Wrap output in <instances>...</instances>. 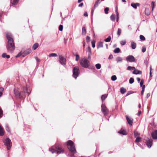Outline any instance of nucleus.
I'll return each instance as SVG.
<instances>
[{
    "label": "nucleus",
    "mask_w": 157,
    "mask_h": 157,
    "mask_svg": "<svg viewBox=\"0 0 157 157\" xmlns=\"http://www.w3.org/2000/svg\"><path fill=\"white\" fill-rule=\"evenodd\" d=\"M131 46L132 48L133 49H134L136 47V45L135 42L132 41L131 43Z\"/></svg>",
    "instance_id": "20"
},
{
    "label": "nucleus",
    "mask_w": 157,
    "mask_h": 157,
    "mask_svg": "<svg viewBox=\"0 0 157 157\" xmlns=\"http://www.w3.org/2000/svg\"><path fill=\"white\" fill-rule=\"evenodd\" d=\"M117 77L116 75H114L111 77V80L113 81H115L117 79Z\"/></svg>",
    "instance_id": "43"
},
{
    "label": "nucleus",
    "mask_w": 157,
    "mask_h": 157,
    "mask_svg": "<svg viewBox=\"0 0 157 157\" xmlns=\"http://www.w3.org/2000/svg\"><path fill=\"white\" fill-rule=\"evenodd\" d=\"M126 43V41L125 40H122L120 41V44L122 45H124Z\"/></svg>",
    "instance_id": "47"
},
{
    "label": "nucleus",
    "mask_w": 157,
    "mask_h": 157,
    "mask_svg": "<svg viewBox=\"0 0 157 157\" xmlns=\"http://www.w3.org/2000/svg\"><path fill=\"white\" fill-rule=\"evenodd\" d=\"M6 53H4L2 54V57L3 58H6Z\"/></svg>",
    "instance_id": "58"
},
{
    "label": "nucleus",
    "mask_w": 157,
    "mask_h": 157,
    "mask_svg": "<svg viewBox=\"0 0 157 157\" xmlns=\"http://www.w3.org/2000/svg\"><path fill=\"white\" fill-rule=\"evenodd\" d=\"M5 127H6V131L9 133H10V129L9 126L7 124H6V125Z\"/></svg>",
    "instance_id": "30"
},
{
    "label": "nucleus",
    "mask_w": 157,
    "mask_h": 157,
    "mask_svg": "<svg viewBox=\"0 0 157 157\" xmlns=\"http://www.w3.org/2000/svg\"><path fill=\"white\" fill-rule=\"evenodd\" d=\"M84 16L85 17H87L88 16V14L86 12H85L84 14Z\"/></svg>",
    "instance_id": "64"
},
{
    "label": "nucleus",
    "mask_w": 157,
    "mask_h": 157,
    "mask_svg": "<svg viewBox=\"0 0 157 157\" xmlns=\"http://www.w3.org/2000/svg\"><path fill=\"white\" fill-rule=\"evenodd\" d=\"M108 94L102 95L101 97V100L102 101L105 100L107 97Z\"/></svg>",
    "instance_id": "28"
},
{
    "label": "nucleus",
    "mask_w": 157,
    "mask_h": 157,
    "mask_svg": "<svg viewBox=\"0 0 157 157\" xmlns=\"http://www.w3.org/2000/svg\"><path fill=\"white\" fill-rule=\"evenodd\" d=\"M140 40L142 41H144L145 40V37L142 35H140Z\"/></svg>",
    "instance_id": "44"
},
{
    "label": "nucleus",
    "mask_w": 157,
    "mask_h": 157,
    "mask_svg": "<svg viewBox=\"0 0 157 157\" xmlns=\"http://www.w3.org/2000/svg\"><path fill=\"white\" fill-rule=\"evenodd\" d=\"M120 49L118 48H116L113 51V52L115 53H118L120 52Z\"/></svg>",
    "instance_id": "34"
},
{
    "label": "nucleus",
    "mask_w": 157,
    "mask_h": 157,
    "mask_svg": "<svg viewBox=\"0 0 157 157\" xmlns=\"http://www.w3.org/2000/svg\"><path fill=\"white\" fill-rule=\"evenodd\" d=\"M132 73L133 74H135V75H138V74L140 75V74H142V72L138 70H136V69H135L132 72Z\"/></svg>",
    "instance_id": "17"
},
{
    "label": "nucleus",
    "mask_w": 157,
    "mask_h": 157,
    "mask_svg": "<svg viewBox=\"0 0 157 157\" xmlns=\"http://www.w3.org/2000/svg\"><path fill=\"white\" fill-rule=\"evenodd\" d=\"M95 67L97 69H99L101 67V65L99 63H98L95 65Z\"/></svg>",
    "instance_id": "42"
},
{
    "label": "nucleus",
    "mask_w": 157,
    "mask_h": 157,
    "mask_svg": "<svg viewBox=\"0 0 157 157\" xmlns=\"http://www.w3.org/2000/svg\"><path fill=\"white\" fill-rule=\"evenodd\" d=\"M134 135L135 138H137L140 137V134L136 131L134 132Z\"/></svg>",
    "instance_id": "23"
},
{
    "label": "nucleus",
    "mask_w": 157,
    "mask_h": 157,
    "mask_svg": "<svg viewBox=\"0 0 157 157\" xmlns=\"http://www.w3.org/2000/svg\"><path fill=\"white\" fill-rule=\"evenodd\" d=\"M63 25H60L59 26V30L60 31H62V30L63 29Z\"/></svg>",
    "instance_id": "51"
},
{
    "label": "nucleus",
    "mask_w": 157,
    "mask_h": 157,
    "mask_svg": "<svg viewBox=\"0 0 157 157\" xmlns=\"http://www.w3.org/2000/svg\"><path fill=\"white\" fill-rule=\"evenodd\" d=\"M86 41L87 42H89L90 41V38L89 36H87L86 37Z\"/></svg>",
    "instance_id": "52"
},
{
    "label": "nucleus",
    "mask_w": 157,
    "mask_h": 157,
    "mask_svg": "<svg viewBox=\"0 0 157 157\" xmlns=\"http://www.w3.org/2000/svg\"><path fill=\"white\" fill-rule=\"evenodd\" d=\"M80 57L78 55L76 54V59L75 60L76 61H78V60L79 59Z\"/></svg>",
    "instance_id": "53"
},
{
    "label": "nucleus",
    "mask_w": 157,
    "mask_h": 157,
    "mask_svg": "<svg viewBox=\"0 0 157 157\" xmlns=\"http://www.w3.org/2000/svg\"><path fill=\"white\" fill-rule=\"evenodd\" d=\"M103 42H99L98 43V44L97 46V48H99L103 47Z\"/></svg>",
    "instance_id": "29"
},
{
    "label": "nucleus",
    "mask_w": 157,
    "mask_h": 157,
    "mask_svg": "<svg viewBox=\"0 0 157 157\" xmlns=\"http://www.w3.org/2000/svg\"><path fill=\"white\" fill-rule=\"evenodd\" d=\"M92 46V47L94 48L95 47V41L93 40L91 42Z\"/></svg>",
    "instance_id": "50"
},
{
    "label": "nucleus",
    "mask_w": 157,
    "mask_h": 157,
    "mask_svg": "<svg viewBox=\"0 0 157 157\" xmlns=\"http://www.w3.org/2000/svg\"><path fill=\"white\" fill-rule=\"evenodd\" d=\"M126 119L127 122L129 125L130 126H132L133 119L131 117H128V116H127L126 117Z\"/></svg>",
    "instance_id": "11"
},
{
    "label": "nucleus",
    "mask_w": 157,
    "mask_h": 157,
    "mask_svg": "<svg viewBox=\"0 0 157 157\" xmlns=\"http://www.w3.org/2000/svg\"><path fill=\"white\" fill-rule=\"evenodd\" d=\"M35 59L37 62H39L40 61V59L37 57H35Z\"/></svg>",
    "instance_id": "60"
},
{
    "label": "nucleus",
    "mask_w": 157,
    "mask_h": 157,
    "mask_svg": "<svg viewBox=\"0 0 157 157\" xmlns=\"http://www.w3.org/2000/svg\"><path fill=\"white\" fill-rule=\"evenodd\" d=\"M126 91V90L124 87H121L120 89V92L121 94H124Z\"/></svg>",
    "instance_id": "25"
},
{
    "label": "nucleus",
    "mask_w": 157,
    "mask_h": 157,
    "mask_svg": "<svg viewBox=\"0 0 157 157\" xmlns=\"http://www.w3.org/2000/svg\"><path fill=\"white\" fill-rule=\"evenodd\" d=\"M132 92L131 91H129L128 92V93H127L126 96H128L129 95L132 94Z\"/></svg>",
    "instance_id": "57"
},
{
    "label": "nucleus",
    "mask_w": 157,
    "mask_h": 157,
    "mask_svg": "<svg viewBox=\"0 0 157 157\" xmlns=\"http://www.w3.org/2000/svg\"><path fill=\"white\" fill-rule=\"evenodd\" d=\"M111 37L110 36H109L106 39H105L104 40L105 42H110L111 40Z\"/></svg>",
    "instance_id": "35"
},
{
    "label": "nucleus",
    "mask_w": 157,
    "mask_h": 157,
    "mask_svg": "<svg viewBox=\"0 0 157 157\" xmlns=\"http://www.w3.org/2000/svg\"><path fill=\"white\" fill-rule=\"evenodd\" d=\"M135 67H134L128 66L127 68V70L128 71L135 70Z\"/></svg>",
    "instance_id": "27"
},
{
    "label": "nucleus",
    "mask_w": 157,
    "mask_h": 157,
    "mask_svg": "<svg viewBox=\"0 0 157 157\" xmlns=\"http://www.w3.org/2000/svg\"><path fill=\"white\" fill-rule=\"evenodd\" d=\"M109 8L108 7L105 8L104 9L105 13L106 14H107L108 13V11Z\"/></svg>",
    "instance_id": "46"
},
{
    "label": "nucleus",
    "mask_w": 157,
    "mask_h": 157,
    "mask_svg": "<svg viewBox=\"0 0 157 157\" xmlns=\"http://www.w3.org/2000/svg\"><path fill=\"white\" fill-rule=\"evenodd\" d=\"M72 72L73 77L75 79H76L79 76L80 73V70L79 67L77 66L73 68Z\"/></svg>",
    "instance_id": "5"
},
{
    "label": "nucleus",
    "mask_w": 157,
    "mask_h": 157,
    "mask_svg": "<svg viewBox=\"0 0 157 157\" xmlns=\"http://www.w3.org/2000/svg\"><path fill=\"white\" fill-rule=\"evenodd\" d=\"M113 56L112 55H110L109 57V59H110L113 58Z\"/></svg>",
    "instance_id": "59"
},
{
    "label": "nucleus",
    "mask_w": 157,
    "mask_h": 157,
    "mask_svg": "<svg viewBox=\"0 0 157 157\" xmlns=\"http://www.w3.org/2000/svg\"><path fill=\"white\" fill-rule=\"evenodd\" d=\"M87 51L88 52V59L89 60L91 59V55L92 54L91 49L90 46H89L88 48Z\"/></svg>",
    "instance_id": "15"
},
{
    "label": "nucleus",
    "mask_w": 157,
    "mask_h": 157,
    "mask_svg": "<svg viewBox=\"0 0 157 157\" xmlns=\"http://www.w3.org/2000/svg\"><path fill=\"white\" fill-rule=\"evenodd\" d=\"M151 137L153 139H157V130H155L151 134Z\"/></svg>",
    "instance_id": "14"
},
{
    "label": "nucleus",
    "mask_w": 157,
    "mask_h": 157,
    "mask_svg": "<svg viewBox=\"0 0 157 157\" xmlns=\"http://www.w3.org/2000/svg\"><path fill=\"white\" fill-rule=\"evenodd\" d=\"M23 90L21 92L15 91L14 93L16 96L17 98H23L25 97L27 94L29 95L31 92V88L30 87H24L23 89Z\"/></svg>",
    "instance_id": "2"
},
{
    "label": "nucleus",
    "mask_w": 157,
    "mask_h": 157,
    "mask_svg": "<svg viewBox=\"0 0 157 157\" xmlns=\"http://www.w3.org/2000/svg\"><path fill=\"white\" fill-rule=\"evenodd\" d=\"M4 90L3 88L2 87L0 88V97L1 96L2 94V92Z\"/></svg>",
    "instance_id": "48"
},
{
    "label": "nucleus",
    "mask_w": 157,
    "mask_h": 157,
    "mask_svg": "<svg viewBox=\"0 0 157 157\" xmlns=\"http://www.w3.org/2000/svg\"><path fill=\"white\" fill-rule=\"evenodd\" d=\"M101 111L104 115H106L108 114L109 112L105 104H102L101 105Z\"/></svg>",
    "instance_id": "8"
},
{
    "label": "nucleus",
    "mask_w": 157,
    "mask_h": 157,
    "mask_svg": "<svg viewBox=\"0 0 157 157\" xmlns=\"http://www.w3.org/2000/svg\"><path fill=\"white\" fill-rule=\"evenodd\" d=\"M59 62L62 65H64L66 64V59L65 58L62 56H59Z\"/></svg>",
    "instance_id": "10"
},
{
    "label": "nucleus",
    "mask_w": 157,
    "mask_h": 157,
    "mask_svg": "<svg viewBox=\"0 0 157 157\" xmlns=\"http://www.w3.org/2000/svg\"><path fill=\"white\" fill-rule=\"evenodd\" d=\"M148 63V59H146L144 61V63L145 65L147 66V65Z\"/></svg>",
    "instance_id": "55"
},
{
    "label": "nucleus",
    "mask_w": 157,
    "mask_h": 157,
    "mask_svg": "<svg viewBox=\"0 0 157 157\" xmlns=\"http://www.w3.org/2000/svg\"><path fill=\"white\" fill-rule=\"evenodd\" d=\"M111 20L113 21H114L115 19V16L114 14H112L110 17Z\"/></svg>",
    "instance_id": "31"
},
{
    "label": "nucleus",
    "mask_w": 157,
    "mask_h": 157,
    "mask_svg": "<svg viewBox=\"0 0 157 157\" xmlns=\"http://www.w3.org/2000/svg\"><path fill=\"white\" fill-rule=\"evenodd\" d=\"M6 37L8 40L6 48L9 52L12 53L15 48L12 36L11 33L9 32H6Z\"/></svg>",
    "instance_id": "1"
},
{
    "label": "nucleus",
    "mask_w": 157,
    "mask_h": 157,
    "mask_svg": "<svg viewBox=\"0 0 157 157\" xmlns=\"http://www.w3.org/2000/svg\"><path fill=\"white\" fill-rule=\"evenodd\" d=\"M144 82V80L143 79L141 80V81L140 82V86L141 87H142L144 85H143Z\"/></svg>",
    "instance_id": "49"
},
{
    "label": "nucleus",
    "mask_w": 157,
    "mask_h": 157,
    "mask_svg": "<svg viewBox=\"0 0 157 157\" xmlns=\"http://www.w3.org/2000/svg\"><path fill=\"white\" fill-rule=\"evenodd\" d=\"M5 145L6 146L7 149L8 150L10 149L12 146V142L9 138H7L4 141H3Z\"/></svg>",
    "instance_id": "7"
},
{
    "label": "nucleus",
    "mask_w": 157,
    "mask_h": 157,
    "mask_svg": "<svg viewBox=\"0 0 157 157\" xmlns=\"http://www.w3.org/2000/svg\"><path fill=\"white\" fill-rule=\"evenodd\" d=\"M23 54V51H21L17 55L16 57L17 58L21 56H22V57Z\"/></svg>",
    "instance_id": "37"
},
{
    "label": "nucleus",
    "mask_w": 157,
    "mask_h": 157,
    "mask_svg": "<svg viewBox=\"0 0 157 157\" xmlns=\"http://www.w3.org/2000/svg\"><path fill=\"white\" fill-rule=\"evenodd\" d=\"M152 140L151 139H148L146 140V144L148 147L150 148L152 144Z\"/></svg>",
    "instance_id": "12"
},
{
    "label": "nucleus",
    "mask_w": 157,
    "mask_h": 157,
    "mask_svg": "<svg viewBox=\"0 0 157 157\" xmlns=\"http://www.w3.org/2000/svg\"><path fill=\"white\" fill-rule=\"evenodd\" d=\"M80 63L82 67L84 68H87L90 66V62L86 59H83L80 60Z\"/></svg>",
    "instance_id": "6"
},
{
    "label": "nucleus",
    "mask_w": 157,
    "mask_h": 157,
    "mask_svg": "<svg viewBox=\"0 0 157 157\" xmlns=\"http://www.w3.org/2000/svg\"><path fill=\"white\" fill-rule=\"evenodd\" d=\"M134 82V79L133 78H131L129 80V82L130 84H132Z\"/></svg>",
    "instance_id": "45"
},
{
    "label": "nucleus",
    "mask_w": 157,
    "mask_h": 157,
    "mask_svg": "<svg viewBox=\"0 0 157 157\" xmlns=\"http://www.w3.org/2000/svg\"><path fill=\"white\" fill-rule=\"evenodd\" d=\"M19 0H10V3L13 5H16L18 3Z\"/></svg>",
    "instance_id": "21"
},
{
    "label": "nucleus",
    "mask_w": 157,
    "mask_h": 157,
    "mask_svg": "<svg viewBox=\"0 0 157 157\" xmlns=\"http://www.w3.org/2000/svg\"><path fill=\"white\" fill-rule=\"evenodd\" d=\"M56 149L53 148H49V151L52 153H56L57 154L63 153L64 152V149L61 146L56 145L55 147Z\"/></svg>",
    "instance_id": "4"
},
{
    "label": "nucleus",
    "mask_w": 157,
    "mask_h": 157,
    "mask_svg": "<svg viewBox=\"0 0 157 157\" xmlns=\"http://www.w3.org/2000/svg\"><path fill=\"white\" fill-rule=\"evenodd\" d=\"M3 112L2 109L0 108V118H1L2 116Z\"/></svg>",
    "instance_id": "54"
},
{
    "label": "nucleus",
    "mask_w": 157,
    "mask_h": 157,
    "mask_svg": "<svg viewBox=\"0 0 157 157\" xmlns=\"http://www.w3.org/2000/svg\"><path fill=\"white\" fill-rule=\"evenodd\" d=\"M116 17H119V13H118V12H117V13H116Z\"/></svg>",
    "instance_id": "63"
},
{
    "label": "nucleus",
    "mask_w": 157,
    "mask_h": 157,
    "mask_svg": "<svg viewBox=\"0 0 157 157\" xmlns=\"http://www.w3.org/2000/svg\"><path fill=\"white\" fill-rule=\"evenodd\" d=\"M145 85H144L142 88V91L141 92V94L143 95L145 90Z\"/></svg>",
    "instance_id": "41"
},
{
    "label": "nucleus",
    "mask_w": 157,
    "mask_h": 157,
    "mask_svg": "<svg viewBox=\"0 0 157 157\" xmlns=\"http://www.w3.org/2000/svg\"><path fill=\"white\" fill-rule=\"evenodd\" d=\"M146 50V48L145 47H142V52L143 53Z\"/></svg>",
    "instance_id": "56"
},
{
    "label": "nucleus",
    "mask_w": 157,
    "mask_h": 157,
    "mask_svg": "<svg viewBox=\"0 0 157 157\" xmlns=\"http://www.w3.org/2000/svg\"><path fill=\"white\" fill-rule=\"evenodd\" d=\"M39 44L38 43H36L34 44L33 46V48L34 50H35L38 47Z\"/></svg>",
    "instance_id": "24"
},
{
    "label": "nucleus",
    "mask_w": 157,
    "mask_h": 157,
    "mask_svg": "<svg viewBox=\"0 0 157 157\" xmlns=\"http://www.w3.org/2000/svg\"><path fill=\"white\" fill-rule=\"evenodd\" d=\"M4 135L3 129L0 125V136H2Z\"/></svg>",
    "instance_id": "22"
},
{
    "label": "nucleus",
    "mask_w": 157,
    "mask_h": 157,
    "mask_svg": "<svg viewBox=\"0 0 157 157\" xmlns=\"http://www.w3.org/2000/svg\"><path fill=\"white\" fill-rule=\"evenodd\" d=\"M145 14L147 16H148L150 14V12L148 9L146 8L145 11Z\"/></svg>",
    "instance_id": "33"
},
{
    "label": "nucleus",
    "mask_w": 157,
    "mask_h": 157,
    "mask_svg": "<svg viewBox=\"0 0 157 157\" xmlns=\"http://www.w3.org/2000/svg\"><path fill=\"white\" fill-rule=\"evenodd\" d=\"M126 60L127 61L132 63L135 62V59L133 56L129 55L126 58Z\"/></svg>",
    "instance_id": "9"
},
{
    "label": "nucleus",
    "mask_w": 157,
    "mask_h": 157,
    "mask_svg": "<svg viewBox=\"0 0 157 157\" xmlns=\"http://www.w3.org/2000/svg\"><path fill=\"white\" fill-rule=\"evenodd\" d=\"M116 61L117 63L121 62L122 61V59L120 57H117L116 59Z\"/></svg>",
    "instance_id": "32"
},
{
    "label": "nucleus",
    "mask_w": 157,
    "mask_h": 157,
    "mask_svg": "<svg viewBox=\"0 0 157 157\" xmlns=\"http://www.w3.org/2000/svg\"><path fill=\"white\" fill-rule=\"evenodd\" d=\"M136 138V139L135 141L136 143H139V142H141V138L140 137H137Z\"/></svg>",
    "instance_id": "36"
},
{
    "label": "nucleus",
    "mask_w": 157,
    "mask_h": 157,
    "mask_svg": "<svg viewBox=\"0 0 157 157\" xmlns=\"http://www.w3.org/2000/svg\"><path fill=\"white\" fill-rule=\"evenodd\" d=\"M151 5L152 6V10L151 11L152 12L154 8L155 7V3L154 2H151Z\"/></svg>",
    "instance_id": "39"
},
{
    "label": "nucleus",
    "mask_w": 157,
    "mask_h": 157,
    "mask_svg": "<svg viewBox=\"0 0 157 157\" xmlns=\"http://www.w3.org/2000/svg\"><path fill=\"white\" fill-rule=\"evenodd\" d=\"M131 6L134 8L136 9L137 7L139 6V3H132L131 4Z\"/></svg>",
    "instance_id": "19"
},
{
    "label": "nucleus",
    "mask_w": 157,
    "mask_h": 157,
    "mask_svg": "<svg viewBox=\"0 0 157 157\" xmlns=\"http://www.w3.org/2000/svg\"><path fill=\"white\" fill-rule=\"evenodd\" d=\"M121 30L120 28L118 29L117 31V34L118 36H120L121 33Z\"/></svg>",
    "instance_id": "40"
},
{
    "label": "nucleus",
    "mask_w": 157,
    "mask_h": 157,
    "mask_svg": "<svg viewBox=\"0 0 157 157\" xmlns=\"http://www.w3.org/2000/svg\"><path fill=\"white\" fill-rule=\"evenodd\" d=\"M150 93H147V96H146L147 98H148L150 97Z\"/></svg>",
    "instance_id": "61"
},
{
    "label": "nucleus",
    "mask_w": 157,
    "mask_h": 157,
    "mask_svg": "<svg viewBox=\"0 0 157 157\" xmlns=\"http://www.w3.org/2000/svg\"><path fill=\"white\" fill-rule=\"evenodd\" d=\"M118 133L122 134L123 135H127L126 131L124 130L121 129L118 132Z\"/></svg>",
    "instance_id": "18"
},
{
    "label": "nucleus",
    "mask_w": 157,
    "mask_h": 157,
    "mask_svg": "<svg viewBox=\"0 0 157 157\" xmlns=\"http://www.w3.org/2000/svg\"><path fill=\"white\" fill-rule=\"evenodd\" d=\"M104 0H97L95 2V3L94 6V8L95 9V8L97 7L99 4H100L101 2L103 1Z\"/></svg>",
    "instance_id": "16"
},
{
    "label": "nucleus",
    "mask_w": 157,
    "mask_h": 157,
    "mask_svg": "<svg viewBox=\"0 0 157 157\" xmlns=\"http://www.w3.org/2000/svg\"><path fill=\"white\" fill-rule=\"evenodd\" d=\"M83 5V3H80L79 5H78V6L79 7H82V6Z\"/></svg>",
    "instance_id": "62"
},
{
    "label": "nucleus",
    "mask_w": 157,
    "mask_h": 157,
    "mask_svg": "<svg viewBox=\"0 0 157 157\" xmlns=\"http://www.w3.org/2000/svg\"><path fill=\"white\" fill-rule=\"evenodd\" d=\"M57 56V55L55 53H51V54H50L49 55V57H56Z\"/></svg>",
    "instance_id": "38"
},
{
    "label": "nucleus",
    "mask_w": 157,
    "mask_h": 157,
    "mask_svg": "<svg viewBox=\"0 0 157 157\" xmlns=\"http://www.w3.org/2000/svg\"><path fill=\"white\" fill-rule=\"evenodd\" d=\"M67 145L71 153L74 154L76 152L75 144L71 140H68L67 142Z\"/></svg>",
    "instance_id": "3"
},
{
    "label": "nucleus",
    "mask_w": 157,
    "mask_h": 157,
    "mask_svg": "<svg viewBox=\"0 0 157 157\" xmlns=\"http://www.w3.org/2000/svg\"><path fill=\"white\" fill-rule=\"evenodd\" d=\"M31 50L30 48L27 49L24 52L23 51V55H22V57H24L25 56L29 54L31 52Z\"/></svg>",
    "instance_id": "13"
},
{
    "label": "nucleus",
    "mask_w": 157,
    "mask_h": 157,
    "mask_svg": "<svg viewBox=\"0 0 157 157\" xmlns=\"http://www.w3.org/2000/svg\"><path fill=\"white\" fill-rule=\"evenodd\" d=\"M86 33V29L85 27H83L82 28V34L83 35H85Z\"/></svg>",
    "instance_id": "26"
}]
</instances>
